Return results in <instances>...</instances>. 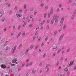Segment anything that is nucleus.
I'll list each match as a JSON object with an SVG mask.
<instances>
[{
  "mask_svg": "<svg viewBox=\"0 0 76 76\" xmlns=\"http://www.w3.org/2000/svg\"><path fill=\"white\" fill-rule=\"evenodd\" d=\"M16 15L18 18H20V14H17Z\"/></svg>",
  "mask_w": 76,
  "mask_h": 76,
  "instance_id": "nucleus-43",
  "label": "nucleus"
},
{
  "mask_svg": "<svg viewBox=\"0 0 76 76\" xmlns=\"http://www.w3.org/2000/svg\"><path fill=\"white\" fill-rule=\"evenodd\" d=\"M3 15V13L2 12H0V18L2 17V16Z\"/></svg>",
  "mask_w": 76,
  "mask_h": 76,
  "instance_id": "nucleus-17",
  "label": "nucleus"
},
{
  "mask_svg": "<svg viewBox=\"0 0 76 76\" xmlns=\"http://www.w3.org/2000/svg\"><path fill=\"white\" fill-rule=\"evenodd\" d=\"M57 32L56 31H55L54 33V35H57Z\"/></svg>",
  "mask_w": 76,
  "mask_h": 76,
  "instance_id": "nucleus-41",
  "label": "nucleus"
},
{
  "mask_svg": "<svg viewBox=\"0 0 76 76\" xmlns=\"http://www.w3.org/2000/svg\"><path fill=\"white\" fill-rule=\"evenodd\" d=\"M59 63H60V62L59 61H57L56 64V65L58 66L59 64Z\"/></svg>",
  "mask_w": 76,
  "mask_h": 76,
  "instance_id": "nucleus-39",
  "label": "nucleus"
},
{
  "mask_svg": "<svg viewBox=\"0 0 76 76\" xmlns=\"http://www.w3.org/2000/svg\"><path fill=\"white\" fill-rule=\"evenodd\" d=\"M1 67L3 68V69H5L6 67V65H1Z\"/></svg>",
  "mask_w": 76,
  "mask_h": 76,
  "instance_id": "nucleus-18",
  "label": "nucleus"
},
{
  "mask_svg": "<svg viewBox=\"0 0 76 76\" xmlns=\"http://www.w3.org/2000/svg\"><path fill=\"white\" fill-rule=\"evenodd\" d=\"M33 63V62H30V63L29 64V66H31Z\"/></svg>",
  "mask_w": 76,
  "mask_h": 76,
  "instance_id": "nucleus-46",
  "label": "nucleus"
},
{
  "mask_svg": "<svg viewBox=\"0 0 76 76\" xmlns=\"http://www.w3.org/2000/svg\"><path fill=\"white\" fill-rule=\"evenodd\" d=\"M29 28H32V24H31L29 26Z\"/></svg>",
  "mask_w": 76,
  "mask_h": 76,
  "instance_id": "nucleus-55",
  "label": "nucleus"
},
{
  "mask_svg": "<svg viewBox=\"0 0 76 76\" xmlns=\"http://www.w3.org/2000/svg\"><path fill=\"white\" fill-rule=\"evenodd\" d=\"M35 72H36V70L33 69L32 72V74H35Z\"/></svg>",
  "mask_w": 76,
  "mask_h": 76,
  "instance_id": "nucleus-15",
  "label": "nucleus"
},
{
  "mask_svg": "<svg viewBox=\"0 0 76 76\" xmlns=\"http://www.w3.org/2000/svg\"><path fill=\"white\" fill-rule=\"evenodd\" d=\"M66 26H67V25L66 24L64 25L63 28V30H65L66 29Z\"/></svg>",
  "mask_w": 76,
  "mask_h": 76,
  "instance_id": "nucleus-9",
  "label": "nucleus"
},
{
  "mask_svg": "<svg viewBox=\"0 0 76 76\" xmlns=\"http://www.w3.org/2000/svg\"><path fill=\"white\" fill-rule=\"evenodd\" d=\"M64 34H61V35L60 36L59 39V41H61V40H62L63 39V37H64Z\"/></svg>",
  "mask_w": 76,
  "mask_h": 76,
  "instance_id": "nucleus-3",
  "label": "nucleus"
},
{
  "mask_svg": "<svg viewBox=\"0 0 76 76\" xmlns=\"http://www.w3.org/2000/svg\"><path fill=\"white\" fill-rule=\"evenodd\" d=\"M17 9H18V6H16L15 8V10H17Z\"/></svg>",
  "mask_w": 76,
  "mask_h": 76,
  "instance_id": "nucleus-50",
  "label": "nucleus"
},
{
  "mask_svg": "<svg viewBox=\"0 0 76 76\" xmlns=\"http://www.w3.org/2000/svg\"><path fill=\"white\" fill-rule=\"evenodd\" d=\"M9 71L10 73H12V69H10L9 70Z\"/></svg>",
  "mask_w": 76,
  "mask_h": 76,
  "instance_id": "nucleus-51",
  "label": "nucleus"
},
{
  "mask_svg": "<svg viewBox=\"0 0 76 76\" xmlns=\"http://www.w3.org/2000/svg\"><path fill=\"white\" fill-rule=\"evenodd\" d=\"M47 70L46 71V72H48V71H49V68H46Z\"/></svg>",
  "mask_w": 76,
  "mask_h": 76,
  "instance_id": "nucleus-59",
  "label": "nucleus"
},
{
  "mask_svg": "<svg viewBox=\"0 0 76 76\" xmlns=\"http://www.w3.org/2000/svg\"><path fill=\"white\" fill-rule=\"evenodd\" d=\"M16 61H18V59L15 58L12 61V63H15Z\"/></svg>",
  "mask_w": 76,
  "mask_h": 76,
  "instance_id": "nucleus-5",
  "label": "nucleus"
},
{
  "mask_svg": "<svg viewBox=\"0 0 76 76\" xmlns=\"http://www.w3.org/2000/svg\"><path fill=\"white\" fill-rule=\"evenodd\" d=\"M67 66H72V64L71 63H70V64L68 65Z\"/></svg>",
  "mask_w": 76,
  "mask_h": 76,
  "instance_id": "nucleus-57",
  "label": "nucleus"
},
{
  "mask_svg": "<svg viewBox=\"0 0 76 76\" xmlns=\"http://www.w3.org/2000/svg\"><path fill=\"white\" fill-rule=\"evenodd\" d=\"M73 13H74L73 15H75V14H76V9H75L74 10V11L73 12Z\"/></svg>",
  "mask_w": 76,
  "mask_h": 76,
  "instance_id": "nucleus-44",
  "label": "nucleus"
},
{
  "mask_svg": "<svg viewBox=\"0 0 76 76\" xmlns=\"http://www.w3.org/2000/svg\"><path fill=\"white\" fill-rule=\"evenodd\" d=\"M27 10V9H25L24 11V13H26Z\"/></svg>",
  "mask_w": 76,
  "mask_h": 76,
  "instance_id": "nucleus-52",
  "label": "nucleus"
},
{
  "mask_svg": "<svg viewBox=\"0 0 76 76\" xmlns=\"http://www.w3.org/2000/svg\"><path fill=\"white\" fill-rule=\"evenodd\" d=\"M12 10H10V11L9 15H12Z\"/></svg>",
  "mask_w": 76,
  "mask_h": 76,
  "instance_id": "nucleus-48",
  "label": "nucleus"
},
{
  "mask_svg": "<svg viewBox=\"0 0 76 76\" xmlns=\"http://www.w3.org/2000/svg\"><path fill=\"white\" fill-rule=\"evenodd\" d=\"M34 45H31L30 48V49H32V48H33V47H34Z\"/></svg>",
  "mask_w": 76,
  "mask_h": 76,
  "instance_id": "nucleus-40",
  "label": "nucleus"
},
{
  "mask_svg": "<svg viewBox=\"0 0 76 76\" xmlns=\"http://www.w3.org/2000/svg\"><path fill=\"white\" fill-rule=\"evenodd\" d=\"M26 22L25 21V18H23V22Z\"/></svg>",
  "mask_w": 76,
  "mask_h": 76,
  "instance_id": "nucleus-60",
  "label": "nucleus"
},
{
  "mask_svg": "<svg viewBox=\"0 0 76 76\" xmlns=\"http://www.w3.org/2000/svg\"><path fill=\"white\" fill-rule=\"evenodd\" d=\"M51 15V14H50V13H48V18H50Z\"/></svg>",
  "mask_w": 76,
  "mask_h": 76,
  "instance_id": "nucleus-26",
  "label": "nucleus"
},
{
  "mask_svg": "<svg viewBox=\"0 0 76 76\" xmlns=\"http://www.w3.org/2000/svg\"><path fill=\"white\" fill-rule=\"evenodd\" d=\"M47 13H45L44 14V18H46V16H47Z\"/></svg>",
  "mask_w": 76,
  "mask_h": 76,
  "instance_id": "nucleus-24",
  "label": "nucleus"
},
{
  "mask_svg": "<svg viewBox=\"0 0 76 76\" xmlns=\"http://www.w3.org/2000/svg\"><path fill=\"white\" fill-rule=\"evenodd\" d=\"M20 28H21V26L19 25L18 27V30L19 31L20 29Z\"/></svg>",
  "mask_w": 76,
  "mask_h": 76,
  "instance_id": "nucleus-19",
  "label": "nucleus"
},
{
  "mask_svg": "<svg viewBox=\"0 0 76 76\" xmlns=\"http://www.w3.org/2000/svg\"><path fill=\"white\" fill-rule=\"evenodd\" d=\"M54 20H52L51 21V25H53V23H54Z\"/></svg>",
  "mask_w": 76,
  "mask_h": 76,
  "instance_id": "nucleus-20",
  "label": "nucleus"
},
{
  "mask_svg": "<svg viewBox=\"0 0 76 76\" xmlns=\"http://www.w3.org/2000/svg\"><path fill=\"white\" fill-rule=\"evenodd\" d=\"M41 39V37H39L38 39V42H39Z\"/></svg>",
  "mask_w": 76,
  "mask_h": 76,
  "instance_id": "nucleus-29",
  "label": "nucleus"
},
{
  "mask_svg": "<svg viewBox=\"0 0 76 76\" xmlns=\"http://www.w3.org/2000/svg\"><path fill=\"white\" fill-rule=\"evenodd\" d=\"M11 6V4H9L8 5V7H9V8Z\"/></svg>",
  "mask_w": 76,
  "mask_h": 76,
  "instance_id": "nucleus-58",
  "label": "nucleus"
},
{
  "mask_svg": "<svg viewBox=\"0 0 76 76\" xmlns=\"http://www.w3.org/2000/svg\"><path fill=\"white\" fill-rule=\"evenodd\" d=\"M45 56H46V54L45 53L43 56V58H45Z\"/></svg>",
  "mask_w": 76,
  "mask_h": 76,
  "instance_id": "nucleus-49",
  "label": "nucleus"
},
{
  "mask_svg": "<svg viewBox=\"0 0 76 76\" xmlns=\"http://www.w3.org/2000/svg\"><path fill=\"white\" fill-rule=\"evenodd\" d=\"M64 70L65 71V72H67V71L69 70V69L67 68H65L64 69Z\"/></svg>",
  "mask_w": 76,
  "mask_h": 76,
  "instance_id": "nucleus-47",
  "label": "nucleus"
},
{
  "mask_svg": "<svg viewBox=\"0 0 76 76\" xmlns=\"http://www.w3.org/2000/svg\"><path fill=\"white\" fill-rule=\"evenodd\" d=\"M21 34V32H20L18 33V35L17 36V38H19V37L20 36Z\"/></svg>",
  "mask_w": 76,
  "mask_h": 76,
  "instance_id": "nucleus-10",
  "label": "nucleus"
},
{
  "mask_svg": "<svg viewBox=\"0 0 76 76\" xmlns=\"http://www.w3.org/2000/svg\"><path fill=\"white\" fill-rule=\"evenodd\" d=\"M5 20V18L4 17L2 18V20H1V22H3Z\"/></svg>",
  "mask_w": 76,
  "mask_h": 76,
  "instance_id": "nucleus-22",
  "label": "nucleus"
},
{
  "mask_svg": "<svg viewBox=\"0 0 76 76\" xmlns=\"http://www.w3.org/2000/svg\"><path fill=\"white\" fill-rule=\"evenodd\" d=\"M57 45L54 46L52 48V50H55V49H57Z\"/></svg>",
  "mask_w": 76,
  "mask_h": 76,
  "instance_id": "nucleus-8",
  "label": "nucleus"
},
{
  "mask_svg": "<svg viewBox=\"0 0 76 76\" xmlns=\"http://www.w3.org/2000/svg\"><path fill=\"white\" fill-rule=\"evenodd\" d=\"M49 28H50V25H48L46 27V29H48Z\"/></svg>",
  "mask_w": 76,
  "mask_h": 76,
  "instance_id": "nucleus-45",
  "label": "nucleus"
},
{
  "mask_svg": "<svg viewBox=\"0 0 76 76\" xmlns=\"http://www.w3.org/2000/svg\"><path fill=\"white\" fill-rule=\"evenodd\" d=\"M48 64H47L46 65V67L45 69H48Z\"/></svg>",
  "mask_w": 76,
  "mask_h": 76,
  "instance_id": "nucleus-63",
  "label": "nucleus"
},
{
  "mask_svg": "<svg viewBox=\"0 0 76 76\" xmlns=\"http://www.w3.org/2000/svg\"><path fill=\"white\" fill-rule=\"evenodd\" d=\"M64 17H62V19L61 20L60 23H63V22L64 21Z\"/></svg>",
  "mask_w": 76,
  "mask_h": 76,
  "instance_id": "nucleus-14",
  "label": "nucleus"
},
{
  "mask_svg": "<svg viewBox=\"0 0 76 76\" xmlns=\"http://www.w3.org/2000/svg\"><path fill=\"white\" fill-rule=\"evenodd\" d=\"M48 36H47L45 39V41H47V39H48Z\"/></svg>",
  "mask_w": 76,
  "mask_h": 76,
  "instance_id": "nucleus-42",
  "label": "nucleus"
},
{
  "mask_svg": "<svg viewBox=\"0 0 76 76\" xmlns=\"http://www.w3.org/2000/svg\"><path fill=\"white\" fill-rule=\"evenodd\" d=\"M70 72H67V74H66L67 76H70Z\"/></svg>",
  "mask_w": 76,
  "mask_h": 76,
  "instance_id": "nucleus-27",
  "label": "nucleus"
},
{
  "mask_svg": "<svg viewBox=\"0 0 76 76\" xmlns=\"http://www.w3.org/2000/svg\"><path fill=\"white\" fill-rule=\"evenodd\" d=\"M59 10H60V8H58L56 10L57 12H59Z\"/></svg>",
  "mask_w": 76,
  "mask_h": 76,
  "instance_id": "nucleus-53",
  "label": "nucleus"
},
{
  "mask_svg": "<svg viewBox=\"0 0 76 76\" xmlns=\"http://www.w3.org/2000/svg\"><path fill=\"white\" fill-rule=\"evenodd\" d=\"M42 62H40V63L39 65V66L40 67H41V66H42Z\"/></svg>",
  "mask_w": 76,
  "mask_h": 76,
  "instance_id": "nucleus-37",
  "label": "nucleus"
},
{
  "mask_svg": "<svg viewBox=\"0 0 76 76\" xmlns=\"http://www.w3.org/2000/svg\"><path fill=\"white\" fill-rule=\"evenodd\" d=\"M22 36L23 37H25V31H24L23 32Z\"/></svg>",
  "mask_w": 76,
  "mask_h": 76,
  "instance_id": "nucleus-12",
  "label": "nucleus"
},
{
  "mask_svg": "<svg viewBox=\"0 0 76 76\" xmlns=\"http://www.w3.org/2000/svg\"><path fill=\"white\" fill-rule=\"evenodd\" d=\"M65 47H64V46H62V47H61V49L62 50H63V49H64Z\"/></svg>",
  "mask_w": 76,
  "mask_h": 76,
  "instance_id": "nucleus-62",
  "label": "nucleus"
},
{
  "mask_svg": "<svg viewBox=\"0 0 76 76\" xmlns=\"http://www.w3.org/2000/svg\"><path fill=\"white\" fill-rule=\"evenodd\" d=\"M22 44H20L18 47L19 50H20V49L21 48H22Z\"/></svg>",
  "mask_w": 76,
  "mask_h": 76,
  "instance_id": "nucleus-16",
  "label": "nucleus"
},
{
  "mask_svg": "<svg viewBox=\"0 0 76 76\" xmlns=\"http://www.w3.org/2000/svg\"><path fill=\"white\" fill-rule=\"evenodd\" d=\"M50 20L49 19H47L46 21V23H50Z\"/></svg>",
  "mask_w": 76,
  "mask_h": 76,
  "instance_id": "nucleus-28",
  "label": "nucleus"
},
{
  "mask_svg": "<svg viewBox=\"0 0 76 76\" xmlns=\"http://www.w3.org/2000/svg\"><path fill=\"white\" fill-rule=\"evenodd\" d=\"M75 15L73 14L72 15L71 17V19L72 20H73L75 18Z\"/></svg>",
  "mask_w": 76,
  "mask_h": 76,
  "instance_id": "nucleus-7",
  "label": "nucleus"
},
{
  "mask_svg": "<svg viewBox=\"0 0 76 76\" xmlns=\"http://www.w3.org/2000/svg\"><path fill=\"white\" fill-rule=\"evenodd\" d=\"M44 4H45L44 3H42L40 5V7H43V6H44Z\"/></svg>",
  "mask_w": 76,
  "mask_h": 76,
  "instance_id": "nucleus-35",
  "label": "nucleus"
},
{
  "mask_svg": "<svg viewBox=\"0 0 76 76\" xmlns=\"http://www.w3.org/2000/svg\"><path fill=\"white\" fill-rule=\"evenodd\" d=\"M55 22L54 24L55 25H58V20H55Z\"/></svg>",
  "mask_w": 76,
  "mask_h": 76,
  "instance_id": "nucleus-6",
  "label": "nucleus"
},
{
  "mask_svg": "<svg viewBox=\"0 0 76 76\" xmlns=\"http://www.w3.org/2000/svg\"><path fill=\"white\" fill-rule=\"evenodd\" d=\"M56 52H54L53 53V55L52 56L53 57H54L56 56Z\"/></svg>",
  "mask_w": 76,
  "mask_h": 76,
  "instance_id": "nucleus-23",
  "label": "nucleus"
},
{
  "mask_svg": "<svg viewBox=\"0 0 76 76\" xmlns=\"http://www.w3.org/2000/svg\"><path fill=\"white\" fill-rule=\"evenodd\" d=\"M45 44V43L44 42H43L41 45V47H43V46H44V45Z\"/></svg>",
  "mask_w": 76,
  "mask_h": 76,
  "instance_id": "nucleus-36",
  "label": "nucleus"
},
{
  "mask_svg": "<svg viewBox=\"0 0 76 76\" xmlns=\"http://www.w3.org/2000/svg\"><path fill=\"white\" fill-rule=\"evenodd\" d=\"M54 13V9H53V7H51L50 9V14H53Z\"/></svg>",
  "mask_w": 76,
  "mask_h": 76,
  "instance_id": "nucleus-2",
  "label": "nucleus"
},
{
  "mask_svg": "<svg viewBox=\"0 0 76 76\" xmlns=\"http://www.w3.org/2000/svg\"><path fill=\"white\" fill-rule=\"evenodd\" d=\"M70 50V48H68L67 50V51H66V52L69 53Z\"/></svg>",
  "mask_w": 76,
  "mask_h": 76,
  "instance_id": "nucleus-31",
  "label": "nucleus"
},
{
  "mask_svg": "<svg viewBox=\"0 0 76 76\" xmlns=\"http://www.w3.org/2000/svg\"><path fill=\"white\" fill-rule=\"evenodd\" d=\"M26 25V22H24V23L22 25L23 27H25Z\"/></svg>",
  "mask_w": 76,
  "mask_h": 76,
  "instance_id": "nucleus-11",
  "label": "nucleus"
},
{
  "mask_svg": "<svg viewBox=\"0 0 76 76\" xmlns=\"http://www.w3.org/2000/svg\"><path fill=\"white\" fill-rule=\"evenodd\" d=\"M68 58H65V60H64V62H67V59Z\"/></svg>",
  "mask_w": 76,
  "mask_h": 76,
  "instance_id": "nucleus-54",
  "label": "nucleus"
},
{
  "mask_svg": "<svg viewBox=\"0 0 76 76\" xmlns=\"http://www.w3.org/2000/svg\"><path fill=\"white\" fill-rule=\"evenodd\" d=\"M29 50V48H28L26 50L25 53L26 54H27V53H28Z\"/></svg>",
  "mask_w": 76,
  "mask_h": 76,
  "instance_id": "nucleus-33",
  "label": "nucleus"
},
{
  "mask_svg": "<svg viewBox=\"0 0 76 76\" xmlns=\"http://www.w3.org/2000/svg\"><path fill=\"white\" fill-rule=\"evenodd\" d=\"M61 50V49H60L59 50H58V51L57 52V54H59V53H60V51Z\"/></svg>",
  "mask_w": 76,
  "mask_h": 76,
  "instance_id": "nucleus-30",
  "label": "nucleus"
},
{
  "mask_svg": "<svg viewBox=\"0 0 76 76\" xmlns=\"http://www.w3.org/2000/svg\"><path fill=\"white\" fill-rule=\"evenodd\" d=\"M48 6H45V10H47V9H48Z\"/></svg>",
  "mask_w": 76,
  "mask_h": 76,
  "instance_id": "nucleus-38",
  "label": "nucleus"
},
{
  "mask_svg": "<svg viewBox=\"0 0 76 76\" xmlns=\"http://www.w3.org/2000/svg\"><path fill=\"white\" fill-rule=\"evenodd\" d=\"M76 3H74L73 4V6H76Z\"/></svg>",
  "mask_w": 76,
  "mask_h": 76,
  "instance_id": "nucleus-61",
  "label": "nucleus"
},
{
  "mask_svg": "<svg viewBox=\"0 0 76 76\" xmlns=\"http://www.w3.org/2000/svg\"><path fill=\"white\" fill-rule=\"evenodd\" d=\"M7 42H8V41H7L6 42L5 44L3 45L4 47H5L6 46H7Z\"/></svg>",
  "mask_w": 76,
  "mask_h": 76,
  "instance_id": "nucleus-13",
  "label": "nucleus"
},
{
  "mask_svg": "<svg viewBox=\"0 0 76 76\" xmlns=\"http://www.w3.org/2000/svg\"><path fill=\"white\" fill-rule=\"evenodd\" d=\"M25 63H23L22 64V65L21 66V67H24V66H25Z\"/></svg>",
  "mask_w": 76,
  "mask_h": 76,
  "instance_id": "nucleus-34",
  "label": "nucleus"
},
{
  "mask_svg": "<svg viewBox=\"0 0 76 76\" xmlns=\"http://www.w3.org/2000/svg\"><path fill=\"white\" fill-rule=\"evenodd\" d=\"M30 60V59H29V58H28L26 60V63H28V61H29Z\"/></svg>",
  "mask_w": 76,
  "mask_h": 76,
  "instance_id": "nucleus-32",
  "label": "nucleus"
},
{
  "mask_svg": "<svg viewBox=\"0 0 76 76\" xmlns=\"http://www.w3.org/2000/svg\"><path fill=\"white\" fill-rule=\"evenodd\" d=\"M27 6V4H24V9H26V6Z\"/></svg>",
  "mask_w": 76,
  "mask_h": 76,
  "instance_id": "nucleus-25",
  "label": "nucleus"
},
{
  "mask_svg": "<svg viewBox=\"0 0 76 76\" xmlns=\"http://www.w3.org/2000/svg\"><path fill=\"white\" fill-rule=\"evenodd\" d=\"M17 47V46L15 45V46L14 47V48L12 52V54H14V53H15V51H16V47Z\"/></svg>",
  "mask_w": 76,
  "mask_h": 76,
  "instance_id": "nucleus-4",
  "label": "nucleus"
},
{
  "mask_svg": "<svg viewBox=\"0 0 76 76\" xmlns=\"http://www.w3.org/2000/svg\"><path fill=\"white\" fill-rule=\"evenodd\" d=\"M37 11H35L34 12V15H37Z\"/></svg>",
  "mask_w": 76,
  "mask_h": 76,
  "instance_id": "nucleus-56",
  "label": "nucleus"
},
{
  "mask_svg": "<svg viewBox=\"0 0 76 76\" xmlns=\"http://www.w3.org/2000/svg\"><path fill=\"white\" fill-rule=\"evenodd\" d=\"M53 20H58V16H57V15L55 14L53 16Z\"/></svg>",
  "mask_w": 76,
  "mask_h": 76,
  "instance_id": "nucleus-1",
  "label": "nucleus"
},
{
  "mask_svg": "<svg viewBox=\"0 0 76 76\" xmlns=\"http://www.w3.org/2000/svg\"><path fill=\"white\" fill-rule=\"evenodd\" d=\"M39 46V45H36L35 48V50H37Z\"/></svg>",
  "mask_w": 76,
  "mask_h": 76,
  "instance_id": "nucleus-21",
  "label": "nucleus"
},
{
  "mask_svg": "<svg viewBox=\"0 0 76 76\" xmlns=\"http://www.w3.org/2000/svg\"><path fill=\"white\" fill-rule=\"evenodd\" d=\"M76 66H74V69H73L74 70H76Z\"/></svg>",
  "mask_w": 76,
  "mask_h": 76,
  "instance_id": "nucleus-64",
  "label": "nucleus"
}]
</instances>
